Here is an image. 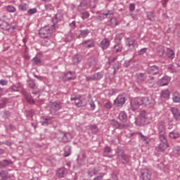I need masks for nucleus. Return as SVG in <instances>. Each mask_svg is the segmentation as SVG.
<instances>
[{
  "mask_svg": "<svg viewBox=\"0 0 180 180\" xmlns=\"http://www.w3.org/2000/svg\"><path fill=\"white\" fill-rule=\"evenodd\" d=\"M20 88H22V84L20 83H17L10 86L9 89L13 92H19V89H20Z\"/></svg>",
  "mask_w": 180,
  "mask_h": 180,
  "instance_id": "bb28decb",
  "label": "nucleus"
},
{
  "mask_svg": "<svg viewBox=\"0 0 180 180\" xmlns=\"http://www.w3.org/2000/svg\"><path fill=\"white\" fill-rule=\"evenodd\" d=\"M157 129L159 134L166 133L167 128L165 127V122L161 121L157 124Z\"/></svg>",
  "mask_w": 180,
  "mask_h": 180,
  "instance_id": "f3484780",
  "label": "nucleus"
},
{
  "mask_svg": "<svg viewBox=\"0 0 180 180\" xmlns=\"http://www.w3.org/2000/svg\"><path fill=\"white\" fill-rule=\"evenodd\" d=\"M103 71L98 72L94 75V81H99L103 78Z\"/></svg>",
  "mask_w": 180,
  "mask_h": 180,
  "instance_id": "2f4dec72",
  "label": "nucleus"
},
{
  "mask_svg": "<svg viewBox=\"0 0 180 180\" xmlns=\"http://www.w3.org/2000/svg\"><path fill=\"white\" fill-rule=\"evenodd\" d=\"M166 56L170 60H174V58H175V52H174L171 49H167Z\"/></svg>",
  "mask_w": 180,
  "mask_h": 180,
  "instance_id": "72a5a7b5",
  "label": "nucleus"
},
{
  "mask_svg": "<svg viewBox=\"0 0 180 180\" xmlns=\"http://www.w3.org/2000/svg\"><path fill=\"white\" fill-rule=\"evenodd\" d=\"M61 109V104L58 103H52L51 104V113L52 115H57V112Z\"/></svg>",
  "mask_w": 180,
  "mask_h": 180,
  "instance_id": "9b49d317",
  "label": "nucleus"
},
{
  "mask_svg": "<svg viewBox=\"0 0 180 180\" xmlns=\"http://www.w3.org/2000/svg\"><path fill=\"white\" fill-rule=\"evenodd\" d=\"M97 4H98V0H89V6L92 9L96 8Z\"/></svg>",
  "mask_w": 180,
  "mask_h": 180,
  "instance_id": "3c124183",
  "label": "nucleus"
},
{
  "mask_svg": "<svg viewBox=\"0 0 180 180\" xmlns=\"http://www.w3.org/2000/svg\"><path fill=\"white\" fill-rule=\"evenodd\" d=\"M64 157H70L71 155V147L66 146L64 149Z\"/></svg>",
  "mask_w": 180,
  "mask_h": 180,
  "instance_id": "09e8293b",
  "label": "nucleus"
},
{
  "mask_svg": "<svg viewBox=\"0 0 180 180\" xmlns=\"http://www.w3.org/2000/svg\"><path fill=\"white\" fill-rule=\"evenodd\" d=\"M142 103L145 108H153L155 105V100L151 96H145L142 98Z\"/></svg>",
  "mask_w": 180,
  "mask_h": 180,
  "instance_id": "f03ea898",
  "label": "nucleus"
},
{
  "mask_svg": "<svg viewBox=\"0 0 180 180\" xmlns=\"http://www.w3.org/2000/svg\"><path fill=\"white\" fill-rule=\"evenodd\" d=\"M81 57H79V56L78 55H75L72 57V63L74 64V65H78V64H79V63H81Z\"/></svg>",
  "mask_w": 180,
  "mask_h": 180,
  "instance_id": "e433bc0d",
  "label": "nucleus"
},
{
  "mask_svg": "<svg viewBox=\"0 0 180 180\" xmlns=\"http://www.w3.org/2000/svg\"><path fill=\"white\" fill-rule=\"evenodd\" d=\"M53 31L49 27L45 26L39 30V34L41 39H47L51 36Z\"/></svg>",
  "mask_w": 180,
  "mask_h": 180,
  "instance_id": "7ed1b4c3",
  "label": "nucleus"
},
{
  "mask_svg": "<svg viewBox=\"0 0 180 180\" xmlns=\"http://www.w3.org/2000/svg\"><path fill=\"white\" fill-rule=\"evenodd\" d=\"M83 45L86 49H92V47H95V41L92 39H89L83 41Z\"/></svg>",
  "mask_w": 180,
  "mask_h": 180,
  "instance_id": "5701e85b",
  "label": "nucleus"
},
{
  "mask_svg": "<svg viewBox=\"0 0 180 180\" xmlns=\"http://www.w3.org/2000/svg\"><path fill=\"white\" fill-rule=\"evenodd\" d=\"M27 13L28 15H34V13H37V8H31L27 10Z\"/></svg>",
  "mask_w": 180,
  "mask_h": 180,
  "instance_id": "4d7b16f0",
  "label": "nucleus"
},
{
  "mask_svg": "<svg viewBox=\"0 0 180 180\" xmlns=\"http://www.w3.org/2000/svg\"><path fill=\"white\" fill-rule=\"evenodd\" d=\"M117 158L122 164H127L130 161V158L124 153L123 150L117 152Z\"/></svg>",
  "mask_w": 180,
  "mask_h": 180,
  "instance_id": "39448f33",
  "label": "nucleus"
},
{
  "mask_svg": "<svg viewBox=\"0 0 180 180\" xmlns=\"http://www.w3.org/2000/svg\"><path fill=\"white\" fill-rule=\"evenodd\" d=\"M146 16L149 20H154V17H155L154 13L151 11H148L146 13Z\"/></svg>",
  "mask_w": 180,
  "mask_h": 180,
  "instance_id": "603ef678",
  "label": "nucleus"
},
{
  "mask_svg": "<svg viewBox=\"0 0 180 180\" xmlns=\"http://www.w3.org/2000/svg\"><path fill=\"white\" fill-rule=\"evenodd\" d=\"M45 9L46 11H53V9H54V7L53 6V5H51V4H47L45 5Z\"/></svg>",
  "mask_w": 180,
  "mask_h": 180,
  "instance_id": "bf43d9fd",
  "label": "nucleus"
},
{
  "mask_svg": "<svg viewBox=\"0 0 180 180\" xmlns=\"http://www.w3.org/2000/svg\"><path fill=\"white\" fill-rule=\"evenodd\" d=\"M25 99L27 102H28V103H30V105L34 104V100H33V98L32 97V96H30V94L27 96Z\"/></svg>",
  "mask_w": 180,
  "mask_h": 180,
  "instance_id": "5fc2aeb1",
  "label": "nucleus"
},
{
  "mask_svg": "<svg viewBox=\"0 0 180 180\" xmlns=\"http://www.w3.org/2000/svg\"><path fill=\"white\" fill-rule=\"evenodd\" d=\"M8 105V99L6 98H3L0 100V109H4V108H6Z\"/></svg>",
  "mask_w": 180,
  "mask_h": 180,
  "instance_id": "a19ab883",
  "label": "nucleus"
},
{
  "mask_svg": "<svg viewBox=\"0 0 180 180\" xmlns=\"http://www.w3.org/2000/svg\"><path fill=\"white\" fill-rule=\"evenodd\" d=\"M136 43V39H130V38H127L126 46L128 47H134V44Z\"/></svg>",
  "mask_w": 180,
  "mask_h": 180,
  "instance_id": "58836bf2",
  "label": "nucleus"
},
{
  "mask_svg": "<svg viewBox=\"0 0 180 180\" xmlns=\"http://www.w3.org/2000/svg\"><path fill=\"white\" fill-rule=\"evenodd\" d=\"M21 94L23 95V96H25V98H27V96L30 95L27 91L25 90V89H21Z\"/></svg>",
  "mask_w": 180,
  "mask_h": 180,
  "instance_id": "69168bd1",
  "label": "nucleus"
},
{
  "mask_svg": "<svg viewBox=\"0 0 180 180\" xmlns=\"http://www.w3.org/2000/svg\"><path fill=\"white\" fill-rule=\"evenodd\" d=\"M148 72L151 75H156V74H160V68L157 65L151 66L148 69Z\"/></svg>",
  "mask_w": 180,
  "mask_h": 180,
  "instance_id": "a211bd4d",
  "label": "nucleus"
},
{
  "mask_svg": "<svg viewBox=\"0 0 180 180\" xmlns=\"http://www.w3.org/2000/svg\"><path fill=\"white\" fill-rule=\"evenodd\" d=\"M89 129L91 130V133H93V134H96V133L99 132V128H98V126L95 124L89 125Z\"/></svg>",
  "mask_w": 180,
  "mask_h": 180,
  "instance_id": "a18cd8bd",
  "label": "nucleus"
},
{
  "mask_svg": "<svg viewBox=\"0 0 180 180\" xmlns=\"http://www.w3.org/2000/svg\"><path fill=\"white\" fill-rule=\"evenodd\" d=\"M9 164H12V160H4L0 162V168H5Z\"/></svg>",
  "mask_w": 180,
  "mask_h": 180,
  "instance_id": "f704fd0d",
  "label": "nucleus"
},
{
  "mask_svg": "<svg viewBox=\"0 0 180 180\" xmlns=\"http://www.w3.org/2000/svg\"><path fill=\"white\" fill-rule=\"evenodd\" d=\"M167 68H168V70L172 71V72H178L176 68L172 64L168 65Z\"/></svg>",
  "mask_w": 180,
  "mask_h": 180,
  "instance_id": "864d4df0",
  "label": "nucleus"
},
{
  "mask_svg": "<svg viewBox=\"0 0 180 180\" xmlns=\"http://www.w3.org/2000/svg\"><path fill=\"white\" fill-rule=\"evenodd\" d=\"M122 50H123V45H122V44L120 43L115 44L112 47V51H114V53H121Z\"/></svg>",
  "mask_w": 180,
  "mask_h": 180,
  "instance_id": "c85d7f7f",
  "label": "nucleus"
},
{
  "mask_svg": "<svg viewBox=\"0 0 180 180\" xmlns=\"http://www.w3.org/2000/svg\"><path fill=\"white\" fill-rule=\"evenodd\" d=\"M110 123L112 127H115V129H129L130 125L129 124H120L117 120L112 119L110 120Z\"/></svg>",
  "mask_w": 180,
  "mask_h": 180,
  "instance_id": "423d86ee",
  "label": "nucleus"
},
{
  "mask_svg": "<svg viewBox=\"0 0 180 180\" xmlns=\"http://www.w3.org/2000/svg\"><path fill=\"white\" fill-rule=\"evenodd\" d=\"M69 26L70 29H72V30H74V29L77 27V23L75 22V21H72L69 24Z\"/></svg>",
  "mask_w": 180,
  "mask_h": 180,
  "instance_id": "e2e57ef3",
  "label": "nucleus"
},
{
  "mask_svg": "<svg viewBox=\"0 0 180 180\" xmlns=\"http://www.w3.org/2000/svg\"><path fill=\"white\" fill-rule=\"evenodd\" d=\"M27 85L28 88H31V89H36L37 88V84H36V82L34 79H29L27 81Z\"/></svg>",
  "mask_w": 180,
  "mask_h": 180,
  "instance_id": "cd10ccee",
  "label": "nucleus"
},
{
  "mask_svg": "<svg viewBox=\"0 0 180 180\" xmlns=\"http://www.w3.org/2000/svg\"><path fill=\"white\" fill-rule=\"evenodd\" d=\"M162 98H165V99H168L169 98V90L166 89L162 91L161 94Z\"/></svg>",
  "mask_w": 180,
  "mask_h": 180,
  "instance_id": "8fccbe9b",
  "label": "nucleus"
},
{
  "mask_svg": "<svg viewBox=\"0 0 180 180\" xmlns=\"http://www.w3.org/2000/svg\"><path fill=\"white\" fill-rule=\"evenodd\" d=\"M74 39H75L74 34H71V33L68 34L66 37L67 41H72Z\"/></svg>",
  "mask_w": 180,
  "mask_h": 180,
  "instance_id": "13d9d810",
  "label": "nucleus"
},
{
  "mask_svg": "<svg viewBox=\"0 0 180 180\" xmlns=\"http://www.w3.org/2000/svg\"><path fill=\"white\" fill-rule=\"evenodd\" d=\"M67 174V169L65 167H60L56 170V176L58 178H64Z\"/></svg>",
  "mask_w": 180,
  "mask_h": 180,
  "instance_id": "6ab92c4d",
  "label": "nucleus"
},
{
  "mask_svg": "<svg viewBox=\"0 0 180 180\" xmlns=\"http://www.w3.org/2000/svg\"><path fill=\"white\" fill-rule=\"evenodd\" d=\"M18 10L20 11L21 12H26L29 9V4L27 3H20L18 6Z\"/></svg>",
  "mask_w": 180,
  "mask_h": 180,
  "instance_id": "a878e982",
  "label": "nucleus"
},
{
  "mask_svg": "<svg viewBox=\"0 0 180 180\" xmlns=\"http://www.w3.org/2000/svg\"><path fill=\"white\" fill-rule=\"evenodd\" d=\"M75 78H77V77H75L74 72H69L68 73H65L63 77L64 81H72L75 79Z\"/></svg>",
  "mask_w": 180,
  "mask_h": 180,
  "instance_id": "aec40b11",
  "label": "nucleus"
},
{
  "mask_svg": "<svg viewBox=\"0 0 180 180\" xmlns=\"http://www.w3.org/2000/svg\"><path fill=\"white\" fill-rule=\"evenodd\" d=\"M43 46H50V39H44L42 40Z\"/></svg>",
  "mask_w": 180,
  "mask_h": 180,
  "instance_id": "338daca9",
  "label": "nucleus"
},
{
  "mask_svg": "<svg viewBox=\"0 0 180 180\" xmlns=\"http://www.w3.org/2000/svg\"><path fill=\"white\" fill-rule=\"evenodd\" d=\"M60 136L62 137V141H70V138L71 137L70 134L63 133L60 134Z\"/></svg>",
  "mask_w": 180,
  "mask_h": 180,
  "instance_id": "de8ad7c7",
  "label": "nucleus"
},
{
  "mask_svg": "<svg viewBox=\"0 0 180 180\" xmlns=\"http://www.w3.org/2000/svg\"><path fill=\"white\" fill-rule=\"evenodd\" d=\"M169 136L170 139H179L180 134H179V132L176 131H173L169 134Z\"/></svg>",
  "mask_w": 180,
  "mask_h": 180,
  "instance_id": "37998d69",
  "label": "nucleus"
},
{
  "mask_svg": "<svg viewBox=\"0 0 180 180\" xmlns=\"http://www.w3.org/2000/svg\"><path fill=\"white\" fill-rule=\"evenodd\" d=\"M32 63L34 65H39V64H41V58L38 56H35L34 58H32Z\"/></svg>",
  "mask_w": 180,
  "mask_h": 180,
  "instance_id": "c03bdc74",
  "label": "nucleus"
},
{
  "mask_svg": "<svg viewBox=\"0 0 180 180\" xmlns=\"http://www.w3.org/2000/svg\"><path fill=\"white\" fill-rule=\"evenodd\" d=\"M159 139L162 143H168L167 140V133L159 134Z\"/></svg>",
  "mask_w": 180,
  "mask_h": 180,
  "instance_id": "49530a36",
  "label": "nucleus"
},
{
  "mask_svg": "<svg viewBox=\"0 0 180 180\" xmlns=\"http://www.w3.org/2000/svg\"><path fill=\"white\" fill-rule=\"evenodd\" d=\"M86 158V155L84 153L82 152L77 155V164L79 165H85V160Z\"/></svg>",
  "mask_w": 180,
  "mask_h": 180,
  "instance_id": "ddd939ff",
  "label": "nucleus"
},
{
  "mask_svg": "<svg viewBox=\"0 0 180 180\" xmlns=\"http://www.w3.org/2000/svg\"><path fill=\"white\" fill-rule=\"evenodd\" d=\"M63 15L60 13H56L53 18H52V22L53 25H52V27H54L56 29V25L58 23V22H61L63 20Z\"/></svg>",
  "mask_w": 180,
  "mask_h": 180,
  "instance_id": "f8f14e48",
  "label": "nucleus"
},
{
  "mask_svg": "<svg viewBox=\"0 0 180 180\" xmlns=\"http://www.w3.org/2000/svg\"><path fill=\"white\" fill-rule=\"evenodd\" d=\"M143 105V98H136L131 101V106L134 110L139 109Z\"/></svg>",
  "mask_w": 180,
  "mask_h": 180,
  "instance_id": "0eeeda50",
  "label": "nucleus"
},
{
  "mask_svg": "<svg viewBox=\"0 0 180 180\" xmlns=\"http://www.w3.org/2000/svg\"><path fill=\"white\" fill-rule=\"evenodd\" d=\"M118 119L122 123L127 122V114L124 111H122L118 115Z\"/></svg>",
  "mask_w": 180,
  "mask_h": 180,
  "instance_id": "393cba45",
  "label": "nucleus"
},
{
  "mask_svg": "<svg viewBox=\"0 0 180 180\" xmlns=\"http://www.w3.org/2000/svg\"><path fill=\"white\" fill-rule=\"evenodd\" d=\"M170 112L172 113L174 119L176 120V122H180V111L179 109L176 107H172L170 108Z\"/></svg>",
  "mask_w": 180,
  "mask_h": 180,
  "instance_id": "9d476101",
  "label": "nucleus"
},
{
  "mask_svg": "<svg viewBox=\"0 0 180 180\" xmlns=\"http://www.w3.org/2000/svg\"><path fill=\"white\" fill-rule=\"evenodd\" d=\"M172 99L173 102H174L175 103H179V102H180V96L178 91L174 92Z\"/></svg>",
  "mask_w": 180,
  "mask_h": 180,
  "instance_id": "c9c22d12",
  "label": "nucleus"
},
{
  "mask_svg": "<svg viewBox=\"0 0 180 180\" xmlns=\"http://www.w3.org/2000/svg\"><path fill=\"white\" fill-rule=\"evenodd\" d=\"M135 79L138 84H143V82H148L150 79H154V77H150L147 73H137L135 75Z\"/></svg>",
  "mask_w": 180,
  "mask_h": 180,
  "instance_id": "f257e3e1",
  "label": "nucleus"
},
{
  "mask_svg": "<svg viewBox=\"0 0 180 180\" xmlns=\"http://www.w3.org/2000/svg\"><path fill=\"white\" fill-rule=\"evenodd\" d=\"M6 11L9 13H15V12H16V7L13 5H8L6 6Z\"/></svg>",
  "mask_w": 180,
  "mask_h": 180,
  "instance_id": "ea45409f",
  "label": "nucleus"
},
{
  "mask_svg": "<svg viewBox=\"0 0 180 180\" xmlns=\"http://www.w3.org/2000/svg\"><path fill=\"white\" fill-rule=\"evenodd\" d=\"M173 150H174V154L180 155V146L175 147Z\"/></svg>",
  "mask_w": 180,
  "mask_h": 180,
  "instance_id": "774afa93",
  "label": "nucleus"
},
{
  "mask_svg": "<svg viewBox=\"0 0 180 180\" xmlns=\"http://www.w3.org/2000/svg\"><path fill=\"white\" fill-rule=\"evenodd\" d=\"M126 103V97H124V95H119L116 99L114 101V105L117 108H119L120 106H123L124 103Z\"/></svg>",
  "mask_w": 180,
  "mask_h": 180,
  "instance_id": "6e6552de",
  "label": "nucleus"
},
{
  "mask_svg": "<svg viewBox=\"0 0 180 180\" xmlns=\"http://www.w3.org/2000/svg\"><path fill=\"white\" fill-rule=\"evenodd\" d=\"M9 178V173L6 170L0 171V180H6Z\"/></svg>",
  "mask_w": 180,
  "mask_h": 180,
  "instance_id": "c756f323",
  "label": "nucleus"
},
{
  "mask_svg": "<svg viewBox=\"0 0 180 180\" xmlns=\"http://www.w3.org/2000/svg\"><path fill=\"white\" fill-rule=\"evenodd\" d=\"M82 19H83V20H85V19H88V18H89V13L88 11L82 12Z\"/></svg>",
  "mask_w": 180,
  "mask_h": 180,
  "instance_id": "6e6d98bb",
  "label": "nucleus"
},
{
  "mask_svg": "<svg viewBox=\"0 0 180 180\" xmlns=\"http://www.w3.org/2000/svg\"><path fill=\"white\" fill-rule=\"evenodd\" d=\"M75 104L76 106H77V108H81V106H82V101L77 98V101L75 102Z\"/></svg>",
  "mask_w": 180,
  "mask_h": 180,
  "instance_id": "0e129e2a",
  "label": "nucleus"
},
{
  "mask_svg": "<svg viewBox=\"0 0 180 180\" xmlns=\"http://www.w3.org/2000/svg\"><path fill=\"white\" fill-rule=\"evenodd\" d=\"M104 176H105V173H100L99 176H97L94 178V180H102L103 179Z\"/></svg>",
  "mask_w": 180,
  "mask_h": 180,
  "instance_id": "052dcab7",
  "label": "nucleus"
},
{
  "mask_svg": "<svg viewBox=\"0 0 180 180\" xmlns=\"http://www.w3.org/2000/svg\"><path fill=\"white\" fill-rule=\"evenodd\" d=\"M115 14V13L113 12V11H107L105 12H104L102 15L103 19H106V18H110V16H113V15Z\"/></svg>",
  "mask_w": 180,
  "mask_h": 180,
  "instance_id": "79ce46f5",
  "label": "nucleus"
},
{
  "mask_svg": "<svg viewBox=\"0 0 180 180\" xmlns=\"http://www.w3.org/2000/svg\"><path fill=\"white\" fill-rule=\"evenodd\" d=\"M108 25L111 27H116V26H117V25H119V20H117V18H116V17L112 18L110 20Z\"/></svg>",
  "mask_w": 180,
  "mask_h": 180,
  "instance_id": "7c9ffc66",
  "label": "nucleus"
},
{
  "mask_svg": "<svg viewBox=\"0 0 180 180\" xmlns=\"http://www.w3.org/2000/svg\"><path fill=\"white\" fill-rule=\"evenodd\" d=\"M12 26L10 25L9 22L4 20H0V29H2L3 30H11Z\"/></svg>",
  "mask_w": 180,
  "mask_h": 180,
  "instance_id": "2eb2a0df",
  "label": "nucleus"
},
{
  "mask_svg": "<svg viewBox=\"0 0 180 180\" xmlns=\"http://www.w3.org/2000/svg\"><path fill=\"white\" fill-rule=\"evenodd\" d=\"M157 53L160 57H162L164 56V53H165V50L164 49L163 46H158L157 47Z\"/></svg>",
  "mask_w": 180,
  "mask_h": 180,
  "instance_id": "4c0bfd02",
  "label": "nucleus"
},
{
  "mask_svg": "<svg viewBox=\"0 0 180 180\" xmlns=\"http://www.w3.org/2000/svg\"><path fill=\"white\" fill-rule=\"evenodd\" d=\"M170 82L171 77L168 76H165L158 82V85H160V86H165V85H168Z\"/></svg>",
  "mask_w": 180,
  "mask_h": 180,
  "instance_id": "4468645a",
  "label": "nucleus"
},
{
  "mask_svg": "<svg viewBox=\"0 0 180 180\" xmlns=\"http://www.w3.org/2000/svg\"><path fill=\"white\" fill-rule=\"evenodd\" d=\"M168 148V143L162 142L160 143L158 147H156L155 150L158 152H164L165 150H167Z\"/></svg>",
  "mask_w": 180,
  "mask_h": 180,
  "instance_id": "4be33fe9",
  "label": "nucleus"
},
{
  "mask_svg": "<svg viewBox=\"0 0 180 180\" xmlns=\"http://www.w3.org/2000/svg\"><path fill=\"white\" fill-rule=\"evenodd\" d=\"M41 123L42 126H47L48 124H50L51 122H53V117H41Z\"/></svg>",
  "mask_w": 180,
  "mask_h": 180,
  "instance_id": "412c9836",
  "label": "nucleus"
},
{
  "mask_svg": "<svg viewBox=\"0 0 180 180\" xmlns=\"http://www.w3.org/2000/svg\"><path fill=\"white\" fill-rule=\"evenodd\" d=\"M110 46V40L108 38L103 39L100 44V47L102 50H107L108 48Z\"/></svg>",
  "mask_w": 180,
  "mask_h": 180,
  "instance_id": "dca6fc26",
  "label": "nucleus"
},
{
  "mask_svg": "<svg viewBox=\"0 0 180 180\" xmlns=\"http://www.w3.org/2000/svg\"><path fill=\"white\" fill-rule=\"evenodd\" d=\"M86 9H88V3L86 1H82L78 6L77 11L79 12H83V11H86Z\"/></svg>",
  "mask_w": 180,
  "mask_h": 180,
  "instance_id": "b1692460",
  "label": "nucleus"
},
{
  "mask_svg": "<svg viewBox=\"0 0 180 180\" xmlns=\"http://www.w3.org/2000/svg\"><path fill=\"white\" fill-rule=\"evenodd\" d=\"M88 34H89V30H81L77 37L78 39L85 38Z\"/></svg>",
  "mask_w": 180,
  "mask_h": 180,
  "instance_id": "473e14b6",
  "label": "nucleus"
},
{
  "mask_svg": "<svg viewBox=\"0 0 180 180\" xmlns=\"http://www.w3.org/2000/svg\"><path fill=\"white\" fill-rule=\"evenodd\" d=\"M130 63H131V60H124L123 67H124V68H128V67H130Z\"/></svg>",
  "mask_w": 180,
  "mask_h": 180,
  "instance_id": "680f3d73",
  "label": "nucleus"
},
{
  "mask_svg": "<svg viewBox=\"0 0 180 180\" xmlns=\"http://www.w3.org/2000/svg\"><path fill=\"white\" fill-rule=\"evenodd\" d=\"M87 65L89 67H93V70H94V71H96L101 68L99 63L97 62L96 59L92 56L88 58Z\"/></svg>",
  "mask_w": 180,
  "mask_h": 180,
  "instance_id": "20e7f679",
  "label": "nucleus"
},
{
  "mask_svg": "<svg viewBox=\"0 0 180 180\" xmlns=\"http://www.w3.org/2000/svg\"><path fill=\"white\" fill-rule=\"evenodd\" d=\"M141 179L142 180H151V173L148 169H143L141 170Z\"/></svg>",
  "mask_w": 180,
  "mask_h": 180,
  "instance_id": "1a4fd4ad",
  "label": "nucleus"
}]
</instances>
